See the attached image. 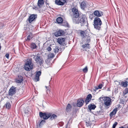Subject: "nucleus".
Instances as JSON below:
<instances>
[{"label":"nucleus","instance_id":"f3484780","mask_svg":"<svg viewBox=\"0 0 128 128\" xmlns=\"http://www.w3.org/2000/svg\"><path fill=\"white\" fill-rule=\"evenodd\" d=\"M88 3L87 2L84 1L82 2L81 4V7L82 8H84L88 6Z\"/></svg>","mask_w":128,"mask_h":128},{"label":"nucleus","instance_id":"ea45409f","mask_svg":"<svg viewBox=\"0 0 128 128\" xmlns=\"http://www.w3.org/2000/svg\"><path fill=\"white\" fill-rule=\"evenodd\" d=\"M46 50L48 51H49L51 50L52 48L50 47L49 46L47 48Z\"/></svg>","mask_w":128,"mask_h":128},{"label":"nucleus","instance_id":"ddd939ff","mask_svg":"<svg viewBox=\"0 0 128 128\" xmlns=\"http://www.w3.org/2000/svg\"><path fill=\"white\" fill-rule=\"evenodd\" d=\"M64 34L63 30H59L54 33L55 35L56 36H60L64 35Z\"/></svg>","mask_w":128,"mask_h":128},{"label":"nucleus","instance_id":"a211bd4d","mask_svg":"<svg viewBox=\"0 0 128 128\" xmlns=\"http://www.w3.org/2000/svg\"><path fill=\"white\" fill-rule=\"evenodd\" d=\"M118 108H115L113 110V111L111 112L110 114V116L112 117L114 115H115L116 113V112L117 111Z\"/></svg>","mask_w":128,"mask_h":128},{"label":"nucleus","instance_id":"7c9ffc66","mask_svg":"<svg viewBox=\"0 0 128 128\" xmlns=\"http://www.w3.org/2000/svg\"><path fill=\"white\" fill-rule=\"evenodd\" d=\"M57 116L54 114H53L52 115L51 114L50 117V119L51 120H52L54 119L57 117Z\"/></svg>","mask_w":128,"mask_h":128},{"label":"nucleus","instance_id":"2eb2a0df","mask_svg":"<svg viewBox=\"0 0 128 128\" xmlns=\"http://www.w3.org/2000/svg\"><path fill=\"white\" fill-rule=\"evenodd\" d=\"M37 16L36 14H32L28 18V21L30 23H31L34 21L35 19L36 18Z\"/></svg>","mask_w":128,"mask_h":128},{"label":"nucleus","instance_id":"4c0bfd02","mask_svg":"<svg viewBox=\"0 0 128 128\" xmlns=\"http://www.w3.org/2000/svg\"><path fill=\"white\" fill-rule=\"evenodd\" d=\"M77 111V110L76 109H75L73 112L72 114L74 115V116H76V113Z\"/></svg>","mask_w":128,"mask_h":128},{"label":"nucleus","instance_id":"b1692460","mask_svg":"<svg viewBox=\"0 0 128 128\" xmlns=\"http://www.w3.org/2000/svg\"><path fill=\"white\" fill-rule=\"evenodd\" d=\"M11 104L10 102H6L4 106V107L8 109H10L11 107Z\"/></svg>","mask_w":128,"mask_h":128},{"label":"nucleus","instance_id":"c03bdc74","mask_svg":"<svg viewBox=\"0 0 128 128\" xmlns=\"http://www.w3.org/2000/svg\"><path fill=\"white\" fill-rule=\"evenodd\" d=\"M65 23V24H63V26H68V23L66 22V23Z\"/></svg>","mask_w":128,"mask_h":128},{"label":"nucleus","instance_id":"09e8293b","mask_svg":"<svg viewBox=\"0 0 128 128\" xmlns=\"http://www.w3.org/2000/svg\"><path fill=\"white\" fill-rule=\"evenodd\" d=\"M123 128V127H122V128Z\"/></svg>","mask_w":128,"mask_h":128},{"label":"nucleus","instance_id":"a18cd8bd","mask_svg":"<svg viewBox=\"0 0 128 128\" xmlns=\"http://www.w3.org/2000/svg\"><path fill=\"white\" fill-rule=\"evenodd\" d=\"M45 87L47 90H48L49 89V86H46Z\"/></svg>","mask_w":128,"mask_h":128},{"label":"nucleus","instance_id":"aec40b11","mask_svg":"<svg viewBox=\"0 0 128 128\" xmlns=\"http://www.w3.org/2000/svg\"><path fill=\"white\" fill-rule=\"evenodd\" d=\"M23 80V77L22 76H18V78L16 80V82L20 83Z\"/></svg>","mask_w":128,"mask_h":128},{"label":"nucleus","instance_id":"4468645a","mask_svg":"<svg viewBox=\"0 0 128 128\" xmlns=\"http://www.w3.org/2000/svg\"><path fill=\"white\" fill-rule=\"evenodd\" d=\"M84 102V100L82 99L81 98L78 99L77 100V106L78 107H81L83 106Z\"/></svg>","mask_w":128,"mask_h":128},{"label":"nucleus","instance_id":"39448f33","mask_svg":"<svg viewBox=\"0 0 128 128\" xmlns=\"http://www.w3.org/2000/svg\"><path fill=\"white\" fill-rule=\"evenodd\" d=\"M34 58L36 62L40 65H42L44 62L42 58L40 56L39 54H38L34 56Z\"/></svg>","mask_w":128,"mask_h":128},{"label":"nucleus","instance_id":"5701e85b","mask_svg":"<svg viewBox=\"0 0 128 128\" xmlns=\"http://www.w3.org/2000/svg\"><path fill=\"white\" fill-rule=\"evenodd\" d=\"M119 84L121 85L122 86L126 87L128 86V82L127 81H126L125 82H122L121 83Z\"/></svg>","mask_w":128,"mask_h":128},{"label":"nucleus","instance_id":"cd10ccee","mask_svg":"<svg viewBox=\"0 0 128 128\" xmlns=\"http://www.w3.org/2000/svg\"><path fill=\"white\" fill-rule=\"evenodd\" d=\"M59 49V47L57 46H56L54 48V52L56 53L58 52Z\"/></svg>","mask_w":128,"mask_h":128},{"label":"nucleus","instance_id":"49530a36","mask_svg":"<svg viewBox=\"0 0 128 128\" xmlns=\"http://www.w3.org/2000/svg\"><path fill=\"white\" fill-rule=\"evenodd\" d=\"M101 98H101V97H100V98H99V99H100Z\"/></svg>","mask_w":128,"mask_h":128},{"label":"nucleus","instance_id":"f704fd0d","mask_svg":"<svg viewBox=\"0 0 128 128\" xmlns=\"http://www.w3.org/2000/svg\"><path fill=\"white\" fill-rule=\"evenodd\" d=\"M92 98V96L91 94H88L86 97V98H88L90 100H91Z\"/></svg>","mask_w":128,"mask_h":128},{"label":"nucleus","instance_id":"8fccbe9b","mask_svg":"<svg viewBox=\"0 0 128 128\" xmlns=\"http://www.w3.org/2000/svg\"><path fill=\"white\" fill-rule=\"evenodd\" d=\"M127 128H128V126H127Z\"/></svg>","mask_w":128,"mask_h":128},{"label":"nucleus","instance_id":"37998d69","mask_svg":"<svg viewBox=\"0 0 128 128\" xmlns=\"http://www.w3.org/2000/svg\"><path fill=\"white\" fill-rule=\"evenodd\" d=\"M6 57L8 59V58L9 56V54H7L5 55Z\"/></svg>","mask_w":128,"mask_h":128},{"label":"nucleus","instance_id":"e433bc0d","mask_svg":"<svg viewBox=\"0 0 128 128\" xmlns=\"http://www.w3.org/2000/svg\"><path fill=\"white\" fill-rule=\"evenodd\" d=\"M30 36V35L28 36H27V38L26 40L27 41H28L30 40V39L32 38V37H31Z\"/></svg>","mask_w":128,"mask_h":128},{"label":"nucleus","instance_id":"4be33fe9","mask_svg":"<svg viewBox=\"0 0 128 128\" xmlns=\"http://www.w3.org/2000/svg\"><path fill=\"white\" fill-rule=\"evenodd\" d=\"M44 4L43 0H38V5L40 8Z\"/></svg>","mask_w":128,"mask_h":128},{"label":"nucleus","instance_id":"6ab92c4d","mask_svg":"<svg viewBox=\"0 0 128 128\" xmlns=\"http://www.w3.org/2000/svg\"><path fill=\"white\" fill-rule=\"evenodd\" d=\"M72 108V106L70 104H68L66 107V110L67 112H70Z\"/></svg>","mask_w":128,"mask_h":128},{"label":"nucleus","instance_id":"bb28decb","mask_svg":"<svg viewBox=\"0 0 128 128\" xmlns=\"http://www.w3.org/2000/svg\"><path fill=\"white\" fill-rule=\"evenodd\" d=\"M103 86V85L102 84H100L98 86V87H94L95 91H96V90H97L98 89H101Z\"/></svg>","mask_w":128,"mask_h":128},{"label":"nucleus","instance_id":"dca6fc26","mask_svg":"<svg viewBox=\"0 0 128 128\" xmlns=\"http://www.w3.org/2000/svg\"><path fill=\"white\" fill-rule=\"evenodd\" d=\"M41 74V71H39L36 72V75L34 80L35 81H38L39 80V76Z\"/></svg>","mask_w":128,"mask_h":128},{"label":"nucleus","instance_id":"de8ad7c7","mask_svg":"<svg viewBox=\"0 0 128 128\" xmlns=\"http://www.w3.org/2000/svg\"><path fill=\"white\" fill-rule=\"evenodd\" d=\"M115 127H113L112 126V128H115Z\"/></svg>","mask_w":128,"mask_h":128},{"label":"nucleus","instance_id":"9b49d317","mask_svg":"<svg viewBox=\"0 0 128 128\" xmlns=\"http://www.w3.org/2000/svg\"><path fill=\"white\" fill-rule=\"evenodd\" d=\"M94 14L95 16L98 17L101 16L103 15L102 12L97 10H95L94 12Z\"/></svg>","mask_w":128,"mask_h":128},{"label":"nucleus","instance_id":"9d476101","mask_svg":"<svg viewBox=\"0 0 128 128\" xmlns=\"http://www.w3.org/2000/svg\"><path fill=\"white\" fill-rule=\"evenodd\" d=\"M16 88L14 86H12L8 92V94L9 96H12L16 93Z\"/></svg>","mask_w":128,"mask_h":128},{"label":"nucleus","instance_id":"412c9836","mask_svg":"<svg viewBox=\"0 0 128 128\" xmlns=\"http://www.w3.org/2000/svg\"><path fill=\"white\" fill-rule=\"evenodd\" d=\"M96 107V106L95 105L92 104L89 105L88 106V108L90 110L94 109Z\"/></svg>","mask_w":128,"mask_h":128},{"label":"nucleus","instance_id":"423d86ee","mask_svg":"<svg viewBox=\"0 0 128 128\" xmlns=\"http://www.w3.org/2000/svg\"><path fill=\"white\" fill-rule=\"evenodd\" d=\"M51 115V113L47 112L42 113L40 112L39 113V116L40 117L44 120H46L50 118Z\"/></svg>","mask_w":128,"mask_h":128},{"label":"nucleus","instance_id":"c9c22d12","mask_svg":"<svg viewBox=\"0 0 128 128\" xmlns=\"http://www.w3.org/2000/svg\"><path fill=\"white\" fill-rule=\"evenodd\" d=\"M128 93V88H126L124 90V94H126Z\"/></svg>","mask_w":128,"mask_h":128},{"label":"nucleus","instance_id":"f8f14e48","mask_svg":"<svg viewBox=\"0 0 128 128\" xmlns=\"http://www.w3.org/2000/svg\"><path fill=\"white\" fill-rule=\"evenodd\" d=\"M83 51H86L88 49H90V44L88 43L84 44L82 46Z\"/></svg>","mask_w":128,"mask_h":128},{"label":"nucleus","instance_id":"2f4dec72","mask_svg":"<svg viewBox=\"0 0 128 128\" xmlns=\"http://www.w3.org/2000/svg\"><path fill=\"white\" fill-rule=\"evenodd\" d=\"M86 43L88 44L90 41V36L88 37L86 39Z\"/></svg>","mask_w":128,"mask_h":128},{"label":"nucleus","instance_id":"20e7f679","mask_svg":"<svg viewBox=\"0 0 128 128\" xmlns=\"http://www.w3.org/2000/svg\"><path fill=\"white\" fill-rule=\"evenodd\" d=\"M72 12L70 13L71 15L73 21H75V20L80 16L78 10L76 8L74 7L72 9Z\"/></svg>","mask_w":128,"mask_h":128},{"label":"nucleus","instance_id":"6e6552de","mask_svg":"<svg viewBox=\"0 0 128 128\" xmlns=\"http://www.w3.org/2000/svg\"><path fill=\"white\" fill-rule=\"evenodd\" d=\"M58 43L61 45L64 46L66 45L65 38H60L58 40Z\"/></svg>","mask_w":128,"mask_h":128},{"label":"nucleus","instance_id":"a878e982","mask_svg":"<svg viewBox=\"0 0 128 128\" xmlns=\"http://www.w3.org/2000/svg\"><path fill=\"white\" fill-rule=\"evenodd\" d=\"M56 21L58 24L61 23L63 21V19L61 17L58 18L56 19Z\"/></svg>","mask_w":128,"mask_h":128},{"label":"nucleus","instance_id":"7ed1b4c3","mask_svg":"<svg viewBox=\"0 0 128 128\" xmlns=\"http://www.w3.org/2000/svg\"><path fill=\"white\" fill-rule=\"evenodd\" d=\"M33 64L32 63V60L29 59L26 62L24 68L26 71H29L32 69L33 67Z\"/></svg>","mask_w":128,"mask_h":128},{"label":"nucleus","instance_id":"a19ab883","mask_svg":"<svg viewBox=\"0 0 128 128\" xmlns=\"http://www.w3.org/2000/svg\"><path fill=\"white\" fill-rule=\"evenodd\" d=\"M117 124H118V123L116 122H114V124H113L112 126L114 127H115L116 126Z\"/></svg>","mask_w":128,"mask_h":128},{"label":"nucleus","instance_id":"79ce46f5","mask_svg":"<svg viewBox=\"0 0 128 128\" xmlns=\"http://www.w3.org/2000/svg\"><path fill=\"white\" fill-rule=\"evenodd\" d=\"M86 125L87 126H90L91 124L89 122H86Z\"/></svg>","mask_w":128,"mask_h":128},{"label":"nucleus","instance_id":"f257e3e1","mask_svg":"<svg viewBox=\"0 0 128 128\" xmlns=\"http://www.w3.org/2000/svg\"><path fill=\"white\" fill-rule=\"evenodd\" d=\"M74 21V22L76 24H80L81 26L84 25L87 21V20L85 15L81 14Z\"/></svg>","mask_w":128,"mask_h":128},{"label":"nucleus","instance_id":"72a5a7b5","mask_svg":"<svg viewBox=\"0 0 128 128\" xmlns=\"http://www.w3.org/2000/svg\"><path fill=\"white\" fill-rule=\"evenodd\" d=\"M83 71L84 72H86L88 71V68L87 66H86L85 68H83Z\"/></svg>","mask_w":128,"mask_h":128},{"label":"nucleus","instance_id":"c756f323","mask_svg":"<svg viewBox=\"0 0 128 128\" xmlns=\"http://www.w3.org/2000/svg\"><path fill=\"white\" fill-rule=\"evenodd\" d=\"M31 47L32 48L34 49L36 47V44L34 43H32L31 45Z\"/></svg>","mask_w":128,"mask_h":128},{"label":"nucleus","instance_id":"58836bf2","mask_svg":"<svg viewBox=\"0 0 128 128\" xmlns=\"http://www.w3.org/2000/svg\"><path fill=\"white\" fill-rule=\"evenodd\" d=\"M45 122V120H42V121L40 122L39 124V126H40L42 124V123L43 122Z\"/></svg>","mask_w":128,"mask_h":128},{"label":"nucleus","instance_id":"473e14b6","mask_svg":"<svg viewBox=\"0 0 128 128\" xmlns=\"http://www.w3.org/2000/svg\"><path fill=\"white\" fill-rule=\"evenodd\" d=\"M90 100H91L90 99L88 98H86L85 101V102L86 103V104H88Z\"/></svg>","mask_w":128,"mask_h":128},{"label":"nucleus","instance_id":"1a4fd4ad","mask_svg":"<svg viewBox=\"0 0 128 128\" xmlns=\"http://www.w3.org/2000/svg\"><path fill=\"white\" fill-rule=\"evenodd\" d=\"M66 0H56V4L58 5L62 6L66 3Z\"/></svg>","mask_w":128,"mask_h":128},{"label":"nucleus","instance_id":"393cba45","mask_svg":"<svg viewBox=\"0 0 128 128\" xmlns=\"http://www.w3.org/2000/svg\"><path fill=\"white\" fill-rule=\"evenodd\" d=\"M80 36L83 38L86 37V34L85 32L84 31L81 30L80 33Z\"/></svg>","mask_w":128,"mask_h":128},{"label":"nucleus","instance_id":"f03ea898","mask_svg":"<svg viewBox=\"0 0 128 128\" xmlns=\"http://www.w3.org/2000/svg\"><path fill=\"white\" fill-rule=\"evenodd\" d=\"M94 23L93 25L94 28L98 30H99L102 24V22L100 18L98 17L95 18Z\"/></svg>","mask_w":128,"mask_h":128},{"label":"nucleus","instance_id":"0eeeda50","mask_svg":"<svg viewBox=\"0 0 128 128\" xmlns=\"http://www.w3.org/2000/svg\"><path fill=\"white\" fill-rule=\"evenodd\" d=\"M104 104L106 106H108L111 104V99L109 97H104L103 99Z\"/></svg>","mask_w":128,"mask_h":128},{"label":"nucleus","instance_id":"c85d7f7f","mask_svg":"<svg viewBox=\"0 0 128 128\" xmlns=\"http://www.w3.org/2000/svg\"><path fill=\"white\" fill-rule=\"evenodd\" d=\"M54 55L53 53H50L48 55V58L49 59L52 58L54 57Z\"/></svg>","mask_w":128,"mask_h":128}]
</instances>
